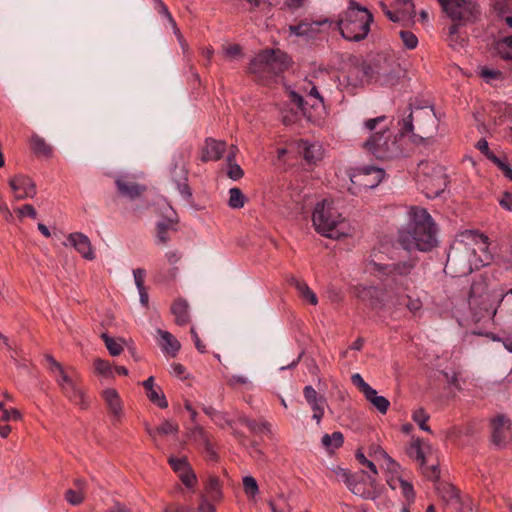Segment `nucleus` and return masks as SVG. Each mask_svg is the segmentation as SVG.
Returning <instances> with one entry per match:
<instances>
[{"label": "nucleus", "mask_w": 512, "mask_h": 512, "mask_svg": "<svg viewBox=\"0 0 512 512\" xmlns=\"http://www.w3.org/2000/svg\"><path fill=\"white\" fill-rule=\"evenodd\" d=\"M382 10L384 14L391 20L392 22H399L403 17L408 14V10H400L390 11L387 9V6L384 3H381Z\"/></svg>", "instance_id": "864d4df0"}, {"label": "nucleus", "mask_w": 512, "mask_h": 512, "mask_svg": "<svg viewBox=\"0 0 512 512\" xmlns=\"http://www.w3.org/2000/svg\"><path fill=\"white\" fill-rule=\"evenodd\" d=\"M488 236L473 230L461 232L450 246L445 271L453 277L467 276L474 270L489 265L493 254Z\"/></svg>", "instance_id": "f257e3e1"}, {"label": "nucleus", "mask_w": 512, "mask_h": 512, "mask_svg": "<svg viewBox=\"0 0 512 512\" xmlns=\"http://www.w3.org/2000/svg\"><path fill=\"white\" fill-rule=\"evenodd\" d=\"M416 264L417 261L415 259L391 264H380L374 259H368L365 264V269L371 273H378L380 277L391 281L396 286L407 289L409 284L412 283V276L414 275Z\"/></svg>", "instance_id": "423d86ee"}, {"label": "nucleus", "mask_w": 512, "mask_h": 512, "mask_svg": "<svg viewBox=\"0 0 512 512\" xmlns=\"http://www.w3.org/2000/svg\"><path fill=\"white\" fill-rule=\"evenodd\" d=\"M476 147L491 161L497 156L489 149L488 142L485 139H480Z\"/></svg>", "instance_id": "680f3d73"}, {"label": "nucleus", "mask_w": 512, "mask_h": 512, "mask_svg": "<svg viewBox=\"0 0 512 512\" xmlns=\"http://www.w3.org/2000/svg\"><path fill=\"white\" fill-rule=\"evenodd\" d=\"M290 58L277 49H266L256 55L250 62L249 70L260 78L277 75L288 68Z\"/></svg>", "instance_id": "1a4fd4ad"}, {"label": "nucleus", "mask_w": 512, "mask_h": 512, "mask_svg": "<svg viewBox=\"0 0 512 512\" xmlns=\"http://www.w3.org/2000/svg\"><path fill=\"white\" fill-rule=\"evenodd\" d=\"M157 334L161 337L160 346L162 350L175 357L180 350V342L168 331L158 329Z\"/></svg>", "instance_id": "5701e85b"}, {"label": "nucleus", "mask_w": 512, "mask_h": 512, "mask_svg": "<svg viewBox=\"0 0 512 512\" xmlns=\"http://www.w3.org/2000/svg\"><path fill=\"white\" fill-rule=\"evenodd\" d=\"M490 425L492 442L497 446L503 445L510 434V419L500 414L491 420Z\"/></svg>", "instance_id": "2eb2a0df"}, {"label": "nucleus", "mask_w": 512, "mask_h": 512, "mask_svg": "<svg viewBox=\"0 0 512 512\" xmlns=\"http://www.w3.org/2000/svg\"><path fill=\"white\" fill-rule=\"evenodd\" d=\"M245 202L246 197L239 188L233 187L229 190V207L232 209H240L244 206Z\"/></svg>", "instance_id": "473e14b6"}, {"label": "nucleus", "mask_w": 512, "mask_h": 512, "mask_svg": "<svg viewBox=\"0 0 512 512\" xmlns=\"http://www.w3.org/2000/svg\"><path fill=\"white\" fill-rule=\"evenodd\" d=\"M94 370L104 377L112 376V366L108 361L97 358L94 360Z\"/></svg>", "instance_id": "a18cd8bd"}, {"label": "nucleus", "mask_w": 512, "mask_h": 512, "mask_svg": "<svg viewBox=\"0 0 512 512\" xmlns=\"http://www.w3.org/2000/svg\"><path fill=\"white\" fill-rule=\"evenodd\" d=\"M227 163H228V170L227 175L232 180H239L243 177V170L242 168L235 163L234 161V154L227 156Z\"/></svg>", "instance_id": "58836bf2"}, {"label": "nucleus", "mask_w": 512, "mask_h": 512, "mask_svg": "<svg viewBox=\"0 0 512 512\" xmlns=\"http://www.w3.org/2000/svg\"><path fill=\"white\" fill-rule=\"evenodd\" d=\"M173 180L176 182L177 189L184 198H189L192 193L187 184V171L184 167H180L177 171V167L173 171Z\"/></svg>", "instance_id": "393cba45"}, {"label": "nucleus", "mask_w": 512, "mask_h": 512, "mask_svg": "<svg viewBox=\"0 0 512 512\" xmlns=\"http://www.w3.org/2000/svg\"><path fill=\"white\" fill-rule=\"evenodd\" d=\"M17 212L20 214V216H29L31 218L37 217V212L31 204L23 205L17 209Z\"/></svg>", "instance_id": "69168bd1"}, {"label": "nucleus", "mask_w": 512, "mask_h": 512, "mask_svg": "<svg viewBox=\"0 0 512 512\" xmlns=\"http://www.w3.org/2000/svg\"><path fill=\"white\" fill-rule=\"evenodd\" d=\"M242 483L244 492L248 497L254 498L258 494L259 487L254 477L250 475L244 476L242 479Z\"/></svg>", "instance_id": "4c0bfd02"}, {"label": "nucleus", "mask_w": 512, "mask_h": 512, "mask_svg": "<svg viewBox=\"0 0 512 512\" xmlns=\"http://www.w3.org/2000/svg\"><path fill=\"white\" fill-rule=\"evenodd\" d=\"M145 429L149 436L155 441L156 435H170L176 434L179 430L178 424L170 421L164 420L158 427L152 429L149 425L145 426Z\"/></svg>", "instance_id": "b1692460"}, {"label": "nucleus", "mask_w": 512, "mask_h": 512, "mask_svg": "<svg viewBox=\"0 0 512 512\" xmlns=\"http://www.w3.org/2000/svg\"><path fill=\"white\" fill-rule=\"evenodd\" d=\"M327 20H324L323 22L322 21H316V22H307V27H306V30H307V34H304V37L306 38H314L318 32H319V27L323 24V23H326Z\"/></svg>", "instance_id": "bf43d9fd"}, {"label": "nucleus", "mask_w": 512, "mask_h": 512, "mask_svg": "<svg viewBox=\"0 0 512 512\" xmlns=\"http://www.w3.org/2000/svg\"><path fill=\"white\" fill-rule=\"evenodd\" d=\"M417 182L428 198L440 196L448 184L444 167L429 161H422L419 164Z\"/></svg>", "instance_id": "0eeeda50"}, {"label": "nucleus", "mask_w": 512, "mask_h": 512, "mask_svg": "<svg viewBox=\"0 0 512 512\" xmlns=\"http://www.w3.org/2000/svg\"><path fill=\"white\" fill-rule=\"evenodd\" d=\"M374 454L376 457H381L387 462V468L391 472H396L399 465L387 454V452L381 447L374 448Z\"/></svg>", "instance_id": "09e8293b"}, {"label": "nucleus", "mask_w": 512, "mask_h": 512, "mask_svg": "<svg viewBox=\"0 0 512 512\" xmlns=\"http://www.w3.org/2000/svg\"><path fill=\"white\" fill-rule=\"evenodd\" d=\"M389 485L391 486L392 489H396L397 488V484L399 486V488L402 490V493L404 495V497L408 500V501H413L414 498H415V493H414V489H413V486L411 483H409L408 481L402 479V478H397L396 480H391V481H388Z\"/></svg>", "instance_id": "2f4dec72"}, {"label": "nucleus", "mask_w": 512, "mask_h": 512, "mask_svg": "<svg viewBox=\"0 0 512 512\" xmlns=\"http://www.w3.org/2000/svg\"><path fill=\"white\" fill-rule=\"evenodd\" d=\"M343 442H344L343 434L338 431L333 432L331 435L325 434L321 439L322 446L328 452H332L333 450L341 447Z\"/></svg>", "instance_id": "c85d7f7f"}, {"label": "nucleus", "mask_w": 512, "mask_h": 512, "mask_svg": "<svg viewBox=\"0 0 512 512\" xmlns=\"http://www.w3.org/2000/svg\"><path fill=\"white\" fill-rule=\"evenodd\" d=\"M447 42L451 48L454 50L461 49L465 46V38L462 37L460 34L457 36H447Z\"/></svg>", "instance_id": "052dcab7"}, {"label": "nucleus", "mask_w": 512, "mask_h": 512, "mask_svg": "<svg viewBox=\"0 0 512 512\" xmlns=\"http://www.w3.org/2000/svg\"><path fill=\"white\" fill-rule=\"evenodd\" d=\"M173 223L171 222H159L157 224V234L156 239L158 244H166L170 237H169V230L174 229Z\"/></svg>", "instance_id": "c9c22d12"}, {"label": "nucleus", "mask_w": 512, "mask_h": 512, "mask_svg": "<svg viewBox=\"0 0 512 512\" xmlns=\"http://www.w3.org/2000/svg\"><path fill=\"white\" fill-rule=\"evenodd\" d=\"M385 176V171L381 168L374 166H365L358 169L355 173L350 176V180L354 187H350L349 190L356 194L362 188L372 189L380 184Z\"/></svg>", "instance_id": "9b49d317"}, {"label": "nucleus", "mask_w": 512, "mask_h": 512, "mask_svg": "<svg viewBox=\"0 0 512 512\" xmlns=\"http://www.w3.org/2000/svg\"><path fill=\"white\" fill-rule=\"evenodd\" d=\"M366 400L369 401L380 413L385 414L390 406V402L387 398L379 396L375 389H372L371 394L365 396Z\"/></svg>", "instance_id": "7c9ffc66"}, {"label": "nucleus", "mask_w": 512, "mask_h": 512, "mask_svg": "<svg viewBox=\"0 0 512 512\" xmlns=\"http://www.w3.org/2000/svg\"><path fill=\"white\" fill-rule=\"evenodd\" d=\"M189 438L203 447L204 452L210 457V459L216 458V453L210 441L209 434L200 426H195L190 429Z\"/></svg>", "instance_id": "412c9836"}, {"label": "nucleus", "mask_w": 512, "mask_h": 512, "mask_svg": "<svg viewBox=\"0 0 512 512\" xmlns=\"http://www.w3.org/2000/svg\"><path fill=\"white\" fill-rule=\"evenodd\" d=\"M409 222L398 231L397 242L406 251H431L438 245L437 225L429 212L419 206H411Z\"/></svg>", "instance_id": "f03ea898"}, {"label": "nucleus", "mask_w": 512, "mask_h": 512, "mask_svg": "<svg viewBox=\"0 0 512 512\" xmlns=\"http://www.w3.org/2000/svg\"><path fill=\"white\" fill-rule=\"evenodd\" d=\"M206 491L213 500L219 499L221 497V485L217 477L209 478L206 484Z\"/></svg>", "instance_id": "ea45409f"}, {"label": "nucleus", "mask_w": 512, "mask_h": 512, "mask_svg": "<svg viewBox=\"0 0 512 512\" xmlns=\"http://www.w3.org/2000/svg\"><path fill=\"white\" fill-rule=\"evenodd\" d=\"M226 150V142L218 141L213 138H207L201 151V160L203 162L219 160Z\"/></svg>", "instance_id": "6ab92c4d"}, {"label": "nucleus", "mask_w": 512, "mask_h": 512, "mask_svg": "<svg viewBox=\"0 0 512 512\" xmlns=\"http://www.w3.org/2000/svg\"><path fill=\"white\" fill-rule=\"evenodd\" d=\"M406 307L411 313L416 314L422 309V302L419 299L408 297Z\"/></svg>", "instance_id": "338daca9"}, {"label": "nucleus", "mask_w": 512, "mask_h": 512, "mask_svg": "<svg viewBox=\"0 0 512 512\" xmlns=\"http://www.w3.org/2000/svg\"><path fill=\"white\" fill-rule=\"evenodd\" d=\"M437 128V120L432 109L417 108L402 119L401 135L412 134L414 138H430Z\"/></svg>", "instance_id": "6e6552de"}, {"label": "nucleus", "mask_w": 512, "mask_h": 512, "mask_svg": "<svg viewBox=\"0 0 512 512\" xmlns=\"http://www.w3.org/2000/svg\"><path fill=\"white\" fill-rule=\"evenodd\" d=\"M376 73L377 80L380 81L381 84L394 85L397 80V73L393 68L390 70L380 68Z\"/></svg>", "instance_id": "e433bc0d"}, {"label": "nucleus", "mask_w": 512, "mask_h": 512, "mask_svg": "<svg viewBox=\"0 0 512 512\" xmlns=\"http://www.w3.org/2000/svg\"><path fill=\"white\" fill-rule=\"evenodd\" d=\"M241 422L245 424L251 432L255 434H261L265 431H269V424L267 422H257L248 418H242Z\"/></svg>", "instance_id": "a19ab883"}, {"label": "nucleus", "mask_w": 512, "mask_h": 512, "mask_svg": "<svg viewBox=\"0 0 512 512\" xmlns=\"http://www.w3.org/2000/svg\"><path fill=\"white\" fill-rule=\"evenodd\" d=\"M454 22H468L475 17L477 6L471 0H438Z\"/></svg>", "instance_id": "f8f14e48"}, {"label": "nucleus", "mask_w": 512, "mask_h": 512, "mask_svg": "<svg viewBox=\"0 0 512 512\" xmlns=\"http://www.w3.org/2000/svg\"><path fill=\"white\" fill-rule=\"evenodd\" d=\"M420 467H421L423 475L427 479H429L431 481H436L439 479L440 471H439L437 464H431V465L427 466L425 463L423 466H420Z\"/></svg>", "instance_id": "8fccbe9b"}, {"label": "nucleus", "mask_w": 512, "mask_h": 512, "mask_svg": "<svg viewBox=\"0 0 512 512\" xmlns=\"http://www.w3.org/2000/svg\"><path fill=\"white\" fill-rule=\"evenodd\" d=\"M364 128L372 134L364 142V149L380 160H391L402 154L398 135L389 128L386 116H378L364 121Z\"/></svg>", "instance_id": "7ed1b4c3"}, {"label": "nucleus", "mask_w": 512, "mask_h": 512, "mask_svg": "<svg viewBox=\"0 0 512 512\" xmlns=\"http://www.w3.org/2000/svg\"><path fill=\"white\" fill-rule=\"evenodd\" d=\"M495 165H497V167L503 172V174L505 175V177H507L509 180L512 181V169L511 167L505 163L504 161H502L500 158H495L493 159L492 161Z\"/></svg>", "instance_id": "e2e57ef3"}, {"label": "nucleus", "mask_w": 512, "mask_h": 512, "mask_svg": "<svg viewBox=\"0 0 512 512\" xmlns=\"http://www.w3.org/2000/svg\"><path fill=\"white\" fill-rule=\"evenodd\" d=\"M373 16L365 7L351 0L348 9L338 20V27L343 38L349 41H361L370 31Z\"/></svg>", "instance_id": "39448f33"}, {"label": "nucleus", "mask_w": 512, "mask_h": 512, "mask_svg": "<svg viewBox=\"0 0 512 512\" xmlns=\"http://www.w3.org/2000/svg\"><path fill=\"white\" fill-rule=\"evenodd\" d=\"M308 100H304L301 95L298 93L291 91L289 93V100L292 104L297 107V110L300 111L303 115H307V105H310L313 109L323 108L324 100L320 95L317 87L312 85L307 93Z\"/></svg>", "instance_id": "ddd939ff"}, {"label": "nucleus", "mask_w": 512, "mask_h": 512, "mask_svg": "<svg viewBox=\"0 0 512 512\" xmlns=\"http://www.w3.org/2000/svg\"><path fill=\"white\" fill-rule=\"evenodd\" d=\"M179 478L181 479L182 483L188 488L193 487L197 481L196 475L194 474L191 467L187 469V471L180 473Z\"/></svg>", "instance_id": "6e6d98bb"}, {"label": "nucleus", "mask_w": 512, "mask_h": 512, "mask_svg": "<svg viewBox=\"0 0 512 512\" xmlns=\"http://www.w3.org/2000/svg\"><path fill=\"white\" fill-rule=\"evenodd\" d=\"M496 51L503 60L512 62V36L500 39L496 43Z\"/></svg>", "instance_id": "c756f323"}, {"label": "nucleus", "mask_w": 512, "mask_h": 512, "mask_svg": "<svg viewBox=\"0 0 512 512\" xmlns=\"http://www.w3.org/2000/svg\"><path fill=\"white\" fill-rule=\"evenodd\" d=\"M400 37L403 41V44L408 49H414L418 45V39L416 35L410 31H401Z\"/></svg>", "instance_id": "603ef678"}, {"label": "nucleus", "mask_w": 512, "mask_h": 512, "mask_svg": "<svg viewBox=\"0 0 512 512\" xmlns=\"http://www.w3.org/2000/svg\"><path fill=\"white\" fill-rule=\"evenodd\" d=\"M297 291L300 296L307 300L310 304L316 305L318 303V298L316 294L309 288L306 282L303 284H297Z\"/></svg>", "instance_id": "79ce46f5"}, {"label": "nucleus", "mask_w": 512, "mask_h": 512, "mask_svg": "<svg viewBox=\"0 0 512 512\" xmlns=\"http://www.w3.org/2000/svg\"><path fill=\"white\" fill-rule=\"evenodd\" d=\"M155 5H156L155 8L158 11V13L163 15L169 21V23L171 24V26L174 30L175 35L178 37V40H179L182 48L185 49L186 43L184 41V38L181 35V33L176 25V22L173 19L171 13L169 12L167 6L163 3L162 0H157V2H155Z\"/></svg>", "instance_id": "bb28decb"}, {"label": "nucleus", "mask_w": 512, "mask_h": 512, "mask_svg": "<svg viewBox=\"0 0 512 512\" xmlns=\"http://www.w3.org/2000/svg\"><path fill=\"white\" fill-rule=\"evenodd\" d=\"M249 383V380L244 375H233L228 379V385L231 387H234L238 384L240 385H246Z\"/></svg>", "instance_id": "774afa93"}, {"label": "nucleus", "mask_w": 512, "mask_h": 512, "mask_svg": "<svg viewBox=\"0 0 512 512\" xmlns=\"http://www.w3.org/2000/svg\"><path fill=\"white\" fill-rule=\"evenodd\" d=\"M46 360L49 363V370L54 374L63 395L75 405L85 408L84 394L74 377V370L72 368L65 369L51 355H47Z\"/></svg>", "instance_id": "9d476101"}, {"label": "nucleus", "mask_w": 512, "mask_h": 512, "mask_svg": "<svg viewBox=\"0 0 512 512\" xmlns=\"http://www.w3.org/2000/svg\"><path fill=\"white\" fill-rule=\"evenodd\" d=\"M102 396L112 415L113 424L116 425L123 415V403L118 392L113 388H107L103 391Z\"/></svg>", "instance_id": "f3484780"}, {"label": "nucleus", "mask_w": 512, "mask_h": 512, "mask_svg": "<svg viewBox=\"0 0 512 512\" xmlns=\"http://www.w3.org/2000/svg\"><path fill=\"white\" fill-rule=\"evenodd\" d=\"M409 454L411 456L415 457V459L420 462V466H423L425 464L426 458H425L424 452L420 446L419 440H416L415 442H413L411 444Z\"/></svg>", "instance_id": "3c124183"}, {"label": "nucleus", "mask_w": 512, "mask_h": 512, "mask_svg": "<svg viewBox=\"0 0 512 512\" xmlns=\"http://www.w3.org/2000/svg\"><path fill=\"white\" fill-rule=\"evenodd\" d=\"M303 394L305 400L311 406L312 409L326 405L325 397L319 395L317 391L310 385L304 387Z\"/></svg>", "instance_id": "cd10ccee"}, {"label": "nucleus", "mask_w": 512, "mask_h": 512, "mask_svg": "<svg viewBox=\"0 0 512 512\" xmlns=\"http://www.w3.org/2000/svg\"><path fill=\"white\" fill-rule=\"evenodd\" d=\"M297 148L308 164H315L323 157V148L318 142L310 143L307 140H300Z\"/></svg>", "instance_id": "aec40b11"}, {"label": "nucleus", "mask_w": 512, "mask_h": 512, "mask_svg": "<svg viewBox=\"0 0 512 512\" xmlns=\"http://www.w3.org/2000/svg\"><path fill=\"white\" fill-rule=\"evenodd\" d=\"M30 147L38 157H48L52 154V148L46 141L37 134H33L30 139Z\"/></svg>", "instance_id": "a878e982"}, {"label": "nucleus", "mask_w": 512, "mask_h": 512, "mask_svg": "<svg viewBox=\"0 0 512 512\" xmlns=\"http://www.w3.org/2000/svg\"><path fill=\"white\" fill-rule=\"evenodd\" d=\"M413 420L419 425L420 429L431 432L430 427L426 424L429 419V415L423 408H419L413 412Z\"/></svg>", "instance_id": "c03bdc74"}, {"label": "nucleus", "mask_w": 512, "mask_h": 512, "mask_svg": "<svg viewBox=\"0 0 512 512\" xmlns=\"http://www.w3.org/2000/svg\"><path fill=\"white\" fill-rule=\"evenodd\" d=\"M168 462L171 465V467L173 468V470L175 472H177L178 474L187 471V469H189L191 467L185 457H183V458L170 457Z\"/></svg>", "instance_id": "49530a36"}, {"label": "nucleus", "mask_w": 512, "mask_h": 512, "mask_svg": "<svg viewBox=\"0 0 512 512\" xmlns=\"http://www.w3.org/2000/svg\"><path fill=\"white\" fill-rule=\"evenodd\" d=\"M147 397L148 399L155 405H157L159 408H167L168 402L166 400V397L162 391V389L158 386L148 392Z\"/></svg>", "instance_id": "f704fd0d"}, {"label": "nucleus", "mask_w": 512, "mask_h": 512, "mask_svg": "<svg viewBox=\"0 0 512 512\" xmlns=\"http://www.w3.org/2000/svg\"><path fill=\"white\" fill-rule=\"evenodd\" d=\"M134 282L138 290L145 289V276L146 271L142 268H137L133 270Z\"/></svg>", "instance_id": "4d7b16f0"}, {"label": "nucleus", "mask_w": 512, "mask_h": 512, "mask_svg": "<svg viewBox=\"0 0 512 512\" xmlns=\"http://www.w3.org/2000/svg\"><path fill=\"white\" fill-rule=\"evenodd\" d=\"M66 500L72 505H79L84 499L83 492L77 489H69L66 491Z\"/></svg>", "instance_id": "5fc2aeb1"}, {"label": "nucleus", "mask_w": 512, "mask_h": 512, "mask_svg": "<svg viewBox=\"0 0 512 512\" xmlns=\"http://www.w3.org/2000/svg\"><path fill=\"white\" fill-rule=\"evenodd\" d=\"M22 417L21 413L19 410L15 409V408H12L10 410L8 409H3L2 410V413H1V420L2 421H18L20 420Z\"/></svg>", "instance_id": "13d9d810"}, {"label": "nucleus", "mask_w": 512, "mask_h": 512, "mask_svg": "<svg viewBox=\"0 0 512 512\" xmlns=\"http://www.w3.org/2000/svg\"><path fill=\"white\" fill-rule=\"evenodd\" d=\"M272 512H291L292 508L284 494H279L275 500H269Z\"/></svg>", "instance_id": "72a5a7b5"}, {"label": "nucleus", "mask_w": 512, "mask_h": 512, "mask_svg": "<svg viewBox=\"0 0 512 512\" xmlns=\"http://www.w3.org/2000/svg\"><path fill=\"white\" fill-rule=\"evenodd\" d=\"M352 383L366 396L372 393V387L364 381L359 373H355L351 376Z\"/></svg>", "instance_id": "de8ad7c7"}, {"label": "nucleus", "mask_w": 512, "mask_h": 512, "mask_svg": "<svg viewBox=\"0 0 512 512\" xmlns=\"http://www.w3.org/2000/svg\"><path fill=\"white\" fill-rule=\"evenodd\" d=\"M307 21H302L298 25H291L289 26V30L292 34L296 36L304 37V34H307Z\"/></svg>", "instance_id": "0e129e2a"}, {"label": "nucleus", "mask_w": 512, "mask_h": 512, "mask_svg": "<svg viewBox=\"0 0 512 512\" xmlns=\"http://www.w3.org/2000/svg\"><path fill=\"white\" fill-rule=\"evenodd\" d=\"M102 339L105 342L106 348L112 356H118L123 351V346L121 343L117 342L115 339L109 337L106 334H102Z\"/></svg>", "instance_id": "37998d69"}, {"label": "nucleus", "mask_w": 512, "mask_h": 512, "mask_svg": "<svg viewBox=\"0 0 512 512\" xmlns=\"http://www.w3.org/2000/svg\"><path fill=\"white\" fill-rule=\"evenodd\" d=\"M67 240L71 246H73L83 258L87 260H93L95 258L94 249L92 247L90 239L81 232L70 233Z\"/></svg>", "instance_id": "dca6fc26"}, {"label": "nucleus", "mask_w": 512, "mask_h": 512, "mask_svg": "<svg viewBox=\"0 0 512 512\" xmlns=\"http://www.w3.org/2000/svg\"><path fill=\"white\" fill-rule=\"evenodd\" d=\"M312 222L315 230L327 238L340 239L349 235L350 232L349 224L345 218L327 200L315 206Z\"/></svg>", "instance_id": "20e7f679"}, {"label": "nucleus", "mask_w": 512, "mask_h": 512, "mask_svg": "<svg viewBox=\"0 0 512 512\" xmlns=\"http://www.w3.org/2000/svg\"><path fill=\"white\" fill-rule=\"evenodd\" d=\"M171 313L174 315L177 325L184 326L190 322L189 304L183 298L174 300Z\"/></svg>", "instance_id": "4be33fe9"}, {"label": "nucleus", "mask_w": 512, "mask_h": 512, "mask_svg": "<svg viewBox=\"0 0 512 512\" xmlns=\"http://www.w3.org/2000/svg\"><path fill=\"white\" fill-rule=\"evenodd\" d=\"M118 193L130 200L140 197L145 191L146 186L136 183L127 177H118L115 181Z\"/></svg>", "instance_id": "a211bd4d"}, {"label": "nucleus", "mask_w": 512, "mask_h": 512, "mask_svg": "<svg viewBox=\"0 0 512 512\" xmlns=\"http://www.w3.org/2000/svg\"><path fill=\"white\" fill-rule=\"evenodd\" d=\"M9 185L16 199L33 198L36 195V185L28 176L17 175L10 179Z\"/></svg>", "instance_id": "4468645a"}]
</instances>
